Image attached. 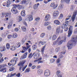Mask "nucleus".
<instances>
[{"label":"nucleus","instance_id":"f257e3e1","mask_svg":"<svg viewBox=\"0 0 77 77\" xmlns=\"http://www.w3.org/2000/svg\"><path fill=\"white\" fill-rule=\"evenodd\" d=\"M73 40H72L71 41H70L69 43H67V46L68 48V50L69 49H71L72 47V44H74L75 42V41H74V39L73 38Z\"/></svg>","mask_w":77,"mask_h":77},{"label":"nucleus","instance_id":"f03ea898","mask_svg":"<svg viewBox=\"0 0 77 77\" xmlns=\"http://www.w3.org/2000/svg\"><path fill=\"white\" fill-rule=\"evenodd\" d=\"M25 62H26V60H23L22 62H20L18 64L19 66H20L19 68L20 71L22 70V68H23V65L25 63Z\"/></svg>","mask_w":77,"mask_h":77},{"label":"nucleus","instance_id":"7ed1b4c3","mask_svg":"<svg viewBox=\"0 0 77 77\" xmlns=\"http://www.w3.org/2000/svg\"><path fill=\"white\" fill-rule=\"evenodd\" d=\"M77 11H76L73 12L72 17L71 16H70L69 17V18H71V17L72 22H73V21H74V20H75V17H76V15H77Z\"/></svg>","mask_w":77,"mask_h":77},{"label":"nucleus","instance_id":"20e7f679","mask_svg":"<svg viewBox=\"0 0 77 77\" xmlns=\"http://www.w3.org/2000/svg\"><path fill=\"white\" fill-rule=\"evenodd\" d=\"M18 60V58L15 57L13 58V59L11 61V62L13 63L12 64V65L14 66V65H15V64H16V63L17 62V61Z\"/></svg>","mask_w":77,"mask_h":77},{"label":"nucleus","instance_id":"39448f33","mask_svg":"<svg viewBox=\"0 0 77 77\" xmlns=\"http://www.w3.org/2000/svg\"><path fill=\"white\" fill-rule=\"evenodd\" d=\"M72 33V26H70L69 29L68 34V37H70V36H71V35Z\"/></svg>","mask_w":77,"mask_h":77},{"label":"nucleus","instance_id":"423d86ee","mask_svg":"<svg viewBox=\"0 0 77 77\" xmlns=\"http://www.w3.org/2000/svg\"><path fill=\"white\" fill-rule=\"evenodd\" d=\"M50 74V71L48 69H46L45 70L44 73V75L45 76L48 77L49 76Z\"/></svg>","mask_w":77,"mask_h":77},{"label":"nucleus","instance_id":"0eeeda50","mask_svg":"<svg viewBox=\"0 0 77 77\" xmlns=\"http://www.w3.org/2000/svg\"><path fill=\"white\" fill-rule=\"evenodd\" d=\"M11 11L14 14H16L18 13V11L17 10L16 7H15L12 8L11 9Z\"/></svg>","mask_w":77,"mask_h":77},{"label":"nucleus","instance_id":"6e6552de","mask_svg":"<svg viewBox=\"0 0 77 77\" xmlns=\"http://www.w3.org/2000/svg\"><path fill=\"white\" fill-rule=\"evenodd\" d=\"M59 15V11H55L53 13L54 18H56Z\"/></svg>","mask_w":77,"mask_h":77},{"label":"nucleus","instance_id":"1a4fd4ad","mask_svg":"<svg viewBox=\"0 0 77 77\" xmlns=\"http://www.w3.org/2000/svg\"><path fill=\"white\" fill-rule=\"evenodd\" d=\"M51 18V16L50 15L48 14L46 15L45 17V21H48Z\"/></svg>","mask_w":77,"mask_h":77},{"label":"nucleus","instance_id":"9d476101","mask_svg":"<svg viewBox=\"0 0 77 77\" xmlns=\"http://www.w3.org/2000/svg\"><path fill=\"white\" fill-rule=\"evenodd\" d=\"M41 60H42V58H39L38 60H35L34 62H38V64L41 63H43L44 61L42 60L41 61Z\"/></svg>","mask_w":77,"mask_h":77},{"label":"nucleus","instance_id":"9b49d317","mask_svg":"<svg viewBox=\"0 0 77 77\" xmlns=\"http://www.w3.org/2000/svg\"><path fill=\"white\" fill-rule=\"evenodd\" d=\"M12 23H13V21H10L8 23L9 25L7 27L8 29H11L12 26Z\"/></svg>","mask_w":77,"mask_h":77},{"label":"nucleus","instance_id":"f8f14e48","mask_svg":"<svg viewBox=\"0 0 77 77\" xmlns=\"http://www.w3.org/2000/svg\"><path fill=\"white\" fill-rule=\"evenodd\" d=\"M30 46L29 45H28V46H26V47H23V50H24L25 51H27V50L30 48Z\"/></svg>","mask_w":77,"mask_h":77},{"label":"nucleus","instance_id":"ddd939ff","mask_svg":"<svg viewBox=\"0 0 77 77\" xmlns=\"http://www.w3.org/2000/svg\"><path fill=\"white\" fill-rule=\"evenodd\" d=\"M54 23L56 25H60V22L58 20H55L54 21Z\"/></svg>","mask_w":77,"mask_h":77},{"label":"nucleus","instance_id":"4468645a","mask_svg":"<svg viewBox=\"0 0 77 77\" xmlns=\"http://www.w3.org/2000/svg\"><path fill=\"white\" fill-rule=\"evenodd\" d=\"M5 17L10 18L11 17V13H8L5 14Z\"/></svg>","mask_w":77,"mask_h":77},{"label":"nucleus","instance_id":"2eb2a0df","mask_svg":"<svg viewBox=\"0 0 77 77\" xmlns=\"http://www.w3.org/2000/svg\"><path fill=\"white\" fill-rule=\"evenodd\" d=\"M27 19H28L29 21L33 20V17H32V16L31 15L27 16Z\"/></svg>","mask_w":77,"mask_h":77},{"label":"nucleus","instance_id":"dca6fc26","mask_svg":"<svg viewBox=\"0 0 77 77\" xmlns=\"http://www.w3.org/2000/svg\"><path fill=\"white\" fill-rule=\"evenodd\" d=\"M58 5L57 4H56V5H55L54 4H51V6L52 7V8H53V9H56Z\"/></svg>","mask_w":77,"mask_h":77},{"label":"nucleus","instance_id":"f3484780","mask_svg":"<svg viewBox=\"0 0 77 77\" xmlns=\"http://www.w3.org/2000/svg\"><path fill=\"white\" fill-rule=\"evenodd\" d=\"M15 8H17L18 9L20 10L21 8H22V5H15Z\"/></svg>","mask_w":77,"mask_h":77},{"label":"nucleus","instance_id":"a211bd4d","mask_svg":"<svg viewBox=\"0 0 77 77\" xmlns=\"http://www.w3.org/2000/svg\"><path fill=\"white\" fill-rule=\"evenodd\" d=\"M66 41V37H65L64 40H61L59 42H58V45H61L62 43H63V42H65Z\"/></svg>","mask_w":77,"mask_h":77},{"label":"nucleus","instance_id":"6ab92c4d","mask_svg":"<svg viewBox=\"0 0 77 77\" xmlns=\"http://www.w3.org/2000/svg\"><path fill=\"white\" fill-rule=\"evenodd\" d=\"M63 4H60L58 8V9L59 10H62L63 9Z\"/></svg>","mask_w":77,"mask_h":77},{"label":"nucleus","instance_id":"aec40b11","mask_svg":"<svg viewBox=\"0 0 77 77\" xmlns=\"http://www.w3.org/2000/svg\"><path fill=\"white\" fill-rule=\"evenodd\" d=\"M39 3L35 4L33 7V9H36L38 8V6H39Z\"/></svg>","mask_w":77,"mask_h":77},{"label":"nucleus","instance_id":"412c9836","mask_svg":"<svg viewBox=\"0 0 77 77\" xmlns=\"http://www.w3.org/2000/svg\"><path fill=\"white\" fill-rule=\"evenodd\" d=\"M37 72L38 74L41 75V74H42V73L43 72V70L41 69H39L38 70Z\"/></svg>","mask_w":77,"mask_h":77},{"label":"nucleus","instance_id":"4be33fe9","mask_svg":"<svg viewBox=\"0 0 77 77\" xmlns=\"http://www.w3.org/2000/svg\"><path fill=\"white\" fill-rule=\"evenodd\" d=\"M27 54H28L27 52H26L24 54L23 56H22L21 57V58H22V59H25L26 57H27Z\"/></svg>","mask_w":77,"mask_h":77},{"label":"nucleus","instance_id":"5701e85b","mask_svg":"<svg viewBox=\"0 0 77 77\" xmlns=\"http://www.w3.org/2000/svg\"><path fill=\"white\" fill-rule=\"evenodd\" d=\"M69 20V18H67L66 20L65 24H64L66 25V26H68V23L69 22V21H68Z\"/></svg>","mask_w":77,"mask_h":77},{"label":"nucleus","instance_id":"b1692460","mask_svg":"<svg viewBox=\"0 0 77 77\" xmlns=\"http://www.w3.org/2000/svg\"><path fill=\"white\" fill-rule=\"evenodd\" d=\"M70 2V0H61V2L62 3L63 2H66V3H69Z\"/></svg>","mask_w":77,"mask_h":77},{"label":"nucleus","instance_id":"393cba45","mask_svg":"<svg viewBox=\"0 0 77 77\" xmlns=\"http://www.w3.org/2000/svg\"><path fill=\"white\" fill-rule=\"evenodd\" d=\"M6 68H2L0 70V72H6Z\"/></svg>","mask_w":77,"mask_h":77},{"label":"nucleus","instance_id":"a878e982","mask_svg":"<svg viewBox=\"0 0 77 77\" xmlns=\"http://www.w3.org/2000/svg\"><path fill=\"white\" fill-rule=\"evenodd\" d=\"M21 15L22 16V17H25L26 15V14H25V11L23 10L21 12Z\"/></svg>","mask_w":77,"mask_h":77},{"label":"nucleus","instance_id":"bb28decb","mask_svg":"<svg viewBox=\"0 0 77 77\" xmlns=\"http://www.w3.org/2000/svg\"><path fill=\"white\" fill-rule=\"evenodd\" d=\"M17 36H18V35L16 33H14L12 36V38H17Z\"/></svg>","mask_w":77,"mask_h":77},{"label":"nucleus","instance_id":"cd10ccee","mask_svg":"<svg viewBox=\"0 0 77 77\" xmlns=\"http://www.w3.org/2000/svg\"><path fill=\"white\" fill-rule=\"evenodd\" d=\"M16 50V48L15 46H12L11 48V50L12 51H14Z\"/></svg>","mask_w":77,"mask_h":77},{"label":"nucleus","instance_id":"c85d7f7f","mask_svg":"<svg viewBox=\"0 0 77 77\" xmlns=\"http://www.w3.org/2000/svg\"><path fill=\"white\" fill-rule=\"evenodd\" d=\"M37 46L36 45H34L32 46V48L33 50H35L36 49Z\"/></svg>","mask_w":77,"mask_h":77},{"label":"nucleus","instance_id":"c756f323","mask_svg":"<svg viewBox=\"0 0 77 77\" xmlns=\"http://www.w3.org/2000/svg\"><path fill=\"white\" fill-rule=\"evenodd\" d=\"M20 45H21V43H17L16 44V46L17 48L20 47Z\"/></svg>","mask_w":77,"mask_h":77},{"label":"nucleus","instance_id":"7c9ffc66","mask_svg":"<svg viewBox=\"0 0 77 77\" xmlns=\"http://www.w3.org/2000/svg\"><path fill=\"white\" fill-rule=\"evenodd\" d=\"M57 38V36L55 35H54L52 36V39L53 40H55Z\"/></svg>","mask_w":77,"mask_h":77},{"label":"nucleus","instance_id":"2f4dec72","mask_svg":"<svg viewBox=\"0 0 77 77\" xmlns=\"http://www.w3.org/2000/svg\"><path fill=\"white\" fill-rule=\"evenodd\" d=\"M6 48L8 50H9V48H10V45H9V44L7 43L6 45Z\"/></svg>","mask_w":77,"mask_h":77},{"label":"nucleus","instance_id":"473e14b6","mask_svg":"<svg viewBox=\"0 0 77 77\" xmlns=\"http://www.w3.org/2000/svg\"><path fill=\"white\" fill-rule=\"evenodd\" d=\"M46 46V45H45V46H44L41 49V51L42 53H44V49H45V47Z\"/></svg>","mask_w":77,"mask_h":77},{"label":"nucleus","instance_id":"72a5a7b5","mask_svg":"<svg viewBox=\"0 0 77 77\" xmlns=\"http://www.w3.org/2000/svg\"><path fill=\"white\" fill-rule=\"evenodd\" d=\"M68 25H66L65 24V23H63V24L61 26V27L62 29H65L66 27Z\"/></svg>","mask_w":77,"mask_h":77},{"label":"nucleus","instance_id":"f704fd0d","mask_svg":"<svg viewBox=\"0 0 77 77\" xmlns=\"http://www.w3.org/2000/svg\"><path fill=\"white\" fill-rule=\"evenodd\" d=\"M60 28H58L56 29L57 34H58V33H59V32H60Z\"/></svg>","mask_w":77,"mask_h":77},{"label":"nucleus","instance_id":"c9c22d12","mask_svg":"<svg viewBox=\"0 0 77 77\" xmlns=\"http://www.w3.org/2000/svg\"><path fill=\"white\" fill-rule=\"evenodd\" d=\"M7 5H6L7 7H9L10 5H11V2L9 1V0H8L7 1Z\"/></svg>","mask_w":77,"mask_h":77},{"label":"nucleus","instance_id":"e433bc0d","mask_svg":"<svg viewBox=\"0 0 77 77\" xmlns=\"http://www.w3.org/2000/svg\"><path fill=\"white\" fill-rule=\"evenodd\" d=\"M5 51V49H3V48H2V46H1V45H0V51H1L2 52L4 51Z\"/></svg>","mask_w":77,"mask_h":77},{"label":"nucleus","instance_id":"4c0bfd02","mask_svg":"<svg viewBox=\"0 0 77 77\" xmlns=\"http://www.w3.org/2000/svg\"><path fill=\"white\" fill-rule=\"evenodd\" d=\"M49 25V23L48 22H45L44 23V26H48Z\"/></svg>","mask_w":77,"mask_h":77},{"label":"nucleus","instance_id":"58836bf2","mask_svg":"<svg viewBox=\"0 0 77 77\" xmlns=\"http://www.w3.org/2000/svg\"><path fill=\"white\" fill-rule=\"evenodd\" d=\"M60 37H59L57 39V40H56V42H54V44H57V42H58L59 41V40H60Z\"/></svg>","mask_w":77,"mask_h":77},{"label":"nucleus","instance_id":"ea45409f","mask_svg":"<svg viewBox=\"0 0 77 77\" xmlns=\"http://www.w3.org/2000/svg\"><path fill=\"white\" fill-rule=\"evenodd\" d=\"M15 75H16V73H14L13 74H11V75H10L8 74V77H13V76H14Z\"/></svg>","mask_w":77,"mask_h":77},{"label":"nucleus","instance_id":"a19ab883","mask_svg":"<svg viewBox=\"0 0 77 77\" xmlns=\"http://www.w3.org/2000/svg\"><path fill=\"white\" fill-rule=\"evenodd\" d=\"M30 71V68H28L26 69L25 71H24V72H29Z\"/></svg>","mask_w":77,"mask_h":77},{"label":"nucleus","instance_id":"79ce46f5","mask_svg":"<svg viewBox=\"0 0 77 77\" xmlns=\"http://www.w3.org/2000/svg\"><path fill=\"white\" fill-rule=\"evenodd\" d=\"M22 30L23 32H26V28L25 26H23L22 29Z\"/></svg>","mask_w":77,"mask_h":77},{"label":"nucleus","instance_id":"37998d69","mask_svg":"<svg viewBox=\"0 0 77 77\" xmlns=\"http://www.w3.org/2000/svg\"><path fill=\"white\" fill-rule=\"evenodd\" d=\"M39 44H41L42 45H44L45 44L46 42H42V41H40L39 42Z\"/></svg>","mask_w":77,"mask_h":77},{"label":"nucleus","instance_id":"c03bdc74","mask_svg":"<svg viewBox=\"0 0 77 77\" xmlns=\"http://www.w3.org/2000/svg\"><path fill=\"white\" fill-rule=\"evenodd\" d=\"M45 35V33H42L40 35V37L41 38H43L44 37Z\"/></svg>","mask_w":77,"mask_h":77},{"label":"nucleus","instance_id":"a18cd8bd","mask_svg":"<svg viewBox=\"0 0 77 77\" xmlns=\"http://www.w3.org/2000/svg\"><path fill=\"white\" fill-rule=\"evenodd\" d=\"M18 17L19 21H21L22 20V17H21V16H19Z\"/></svg>","mask_w":77,"mask_h":77},{"label":"nucleus","instance_id":"49530a36","mask_svg":"<svg viewBox=\"0 0 77 77\" xmlns=\"http://www.w3.org/2000/svg\"><path fill=\"white\" fill-rule=\"evenodd\" d=\"M59 50H60V48L58 47L56 49L55 51L56 52H58Z\"/></svg>","mask_w":77,"mask_h":77},{"label":"nucleus","instance_id":"de8ad7c7","mask_svg":"<svg viewBox=\"0 0 77 77\" xmlns=\"http://www.w3.org/2000/svg\"><path fill=\"white\" fill-rule=\"evenodd\" d=\"M14 69H15V68L14 67H12L11 68H10L9 70L10 71H14Z\"/></svg>","mask_w":77,"mask_h":77},{"label":"nucleus","instance_id":"09e8293b","mask_svg":"<svg viewBox=\"0 0 77 77\" xmlns=\"http://www.w3.org/2000/svg\"><path fill=\"white\" fill-rule=\"evenodd\" d=\"M60 70H57L56 72V74L57 75L60 74Z\"/></svg>","mask_w":77,"mask_h":77},{"label":"nucleus","instance_id":"8fccbe9b","mask_svg":"<svg viewBox=\"0 0 77 77\" xmlns=\"http://www.w3.org/2000/svg\"><path fill=\"white\" fill-rule=\"evenodd\" d=\"M11 37H12V35H9L7 36L8 39H11Z\"/></svg>","mask_w":77,"mask_h":77},{"label":"nucleus","instance_id":"3c124183","mask_svg":"<svg viewBox=\"0 0 77 77\" xmlns=\"http://www.w3.org/2000/svg\"><path fill=\"white\" fill-rule=\"evenodd\" d=\"M55 61V60L54 59H52L50 60V62L51 63H53Z\"/></svg>","mask_w":77,"mask_h":77},{"label":"nucleus","instance_id":"603ef678","mask_svg":"<svg viewBox=\"0 0 77 77\" xmlns=\"http://www.w3.org/2000/svg\"><path fill=\"white\" fill-rule=\"evenodd\" d=\"M35 20L36 21H39L40 20V18L39 17H37L35 19Z\"/></svg>","mask_w":77,"mask_h":77},{"label":"nucleus","instance_id":"864d4df0","mask_svg":"<svg viewBox=\"0 0 77 77\" xmlns=\"http://www.w3.org/2000/svg\"><path fill=\"white\" fill-rule=\"evenodd\" d=\"M47 29L48 30H51V26H49L47 27Z\"/></svg>","mask_w":77,"mask_h":77},{"label":"nucleus","instance_id":"5fc2aeb1","mask_svg":"<svg viewBox=\"0 0 77 77\" xmlns=\"http://www.w3.org/2000/svg\"><path fill=\"white\" fill-rule=\"evenodd\" d=\"M27 65H26L25 66L23 67L22 68V71H24L25 69L27 68Z\"/></svg>","mask_w":77,"mask_h":77},{"label":"nucleus","instance_id":"6e6d98bb","mask_svg":"<svg viewBox=\"0 0 77 77\" xmlns=\"http://www.w3.org/2000/svg\"><path fill=\"white\" fill-rule=\"evenodd\" d=\"M27 39H26V38H23V39L22 40V41L23 42H26Z\"/></svg>","mask_w":77,"mask_h":77},{"label":"nucleus","instance_id":"4d7b16f0","mask_svg":"<svg viewBox=\"0 0 77 77\" xmlns=\"http://www.w3.org/2000/svg\"><path fill=\"white\" fill-rule=\"evenodd\" d=\"M34 59H38V55H36V54H35L34 55Z\"/></svg>","mask_w":77,"mask_h":77},{"label":"nucleus","instance_id":"13d9d810","mask_svg":"<svg viewBox=\"0 0 77 77\" xmlns=\"http://www.w3.org/2000/svg\"><path fill=\"white\" fill-rule=\"evenodd\" d=\"M3 60H4L3 59V58H2L1 59H0V63H2L3 62Z\"/></svg>","mask_w":77,"mask_h":77},{"label":"nucleus","instance_id":"bf43d9fd","mask_svg":"<svg viewBox=\"0 0 77 77\" xmlns=\"http://www.w3.org/2000/svg\"><path fill=\"white\" fill-rule=\"evenodd\" d=\"M32 53H31L29 55V58H32Z\"/></svg>","mask_w":77,"mask_h":77},{"label":"nucleus","instance_id":"052dcab7","mask_svg":"<svg viewBox=\"0 0 77 77\" xmlns=\"http://www.w3.org/2000/svg\"><path fill=\"white\" fill-rule=\"evenodd\" d=\"M71 11H73L74 10V5H72L70 8Z\"/></svg>","mask_w":77,"mask_h":77},{"label":"nucleus","instance_id":"680f3d73","mask_svg":"<svg viewBox=\"0 0 77 77\" xmlns=\"http://www.w3.org/2000/svg\"><path fill=\"white\" fill-rule=\"evenodd\" d=\"M26 2H27L26 1L24 0L22 1V4H25V3H26Z\"/></svg>","mask_w":77,"mask_h":77},{"label":"nucleus","instance_id":"e2e57ef3","mask_svg":"<svg viewBox=\"0 0 77 77\" xmlns=\"http://www.w3.org/2000/svg\"><path fill=\"white\" fill-rule=\"evenodd\" d=\"M48 1H45V0L44 1V3L45 4H47V3H48Z\"/></svg>","mask_w":77,"mask_h":77},{"label":"nucleus","instance_id":"0e129e2a","mask_svg":"<svg viewBox=\"0 0 77 77\" xmlns=\"http://www.w3.org/2000/svg\"><path fill=\"white\" fill-rule=\"evenodd\" d=\"M14 30L16 31V32H18V30H19V29L18 28H15Z\"/></svg>","mask_w":77,"mask_h":77},{"label":"nucleus","instance_id":"69168bd1","mask_svg":"<svg viewBox=\"0 0 77 77\" xmlns=\"http://www.w3.org/2000/svg\"><path fill=\"white\" fill-rule=\"evenodd\" d=\"M36 54L37 56V57L38 58L39 57V56H40V54L39 53H37Z\"/></svg>","mask_w":77,"mask_h":77},{"label":"nucleus","instance_id":"338daca9","mask_svg":"<svg viewBox=\"0 0 77 77\" xmlns=\"http://www.w3.org/2000/svg\"><path fill=\"white\" fill-rule=\"evenodd\" d=\"M57 75L58 77H62V74H61V73H60L59 75Z\"/></svg>","mask_w":77,"mask_h":77},{"label":"nucleus","instance_id":"774afa93","mask_svg":"<svg viewBox=\"0 0 77 77\" xmlns=\"http://www.w3.org/2000/svg\"><path fill=\"white\" fill-rule=\"evenodd\" d=\"M19 2H20V1L19 0H16L15 1V3H18Z\"/></svg>","mask_w":77,"mask_h":77}]
</instances>
